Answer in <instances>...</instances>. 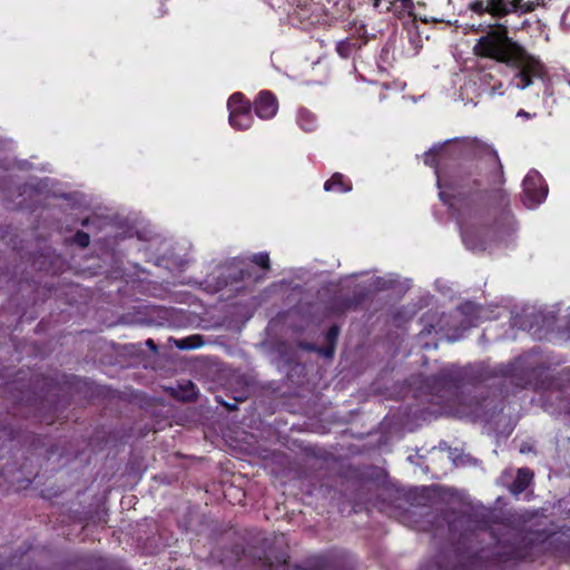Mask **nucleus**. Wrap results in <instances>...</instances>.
<instances>
[{"label": "nucleus", "instance_id": "1", "mask_svg": "<svg viewBox=\"0 0 570 570\" xmlns=\"http://www.w3.org/2000/svg\"><path fill=\"white\" fill-rule=\"evenodd\" d=\"M473 51L476 56L491 58L518 68L519 71L511 80V85L518 89H525L532 83L533 77L540 78L543 75L540 61L528 55L519 43L509 38L504 27L491 30L481 37Z\"/></svg>", "mask_w": 570, "mask_h": 570}, {"label": "nucleus", "instance_id": "2", "mask_svg": "<svg viewBox=\"0 0 570 570\" xmlns=\"http://www.w3.org/2000/svg\"><path fill=\"white\" fill-rule=\"evenodd\" d=\"M229 124L238 130L249 129L253 125L252 105L239 92L233 94L227 102Z\"/></svg>", "mask_w": 570, "mask_h": 570}, {"label": "nucleus", "instance_id": "3", "mask_svg": "<svg viewBox=\"0 0 570 570\" xmlns=\"http://www.w3.org/2000/svg\"><path fill=\"white\" fill-rule=\"evenodd\" d=\"M523 203L532 208L541 204L547 196V188L541 185V177L538 173L527 175L523 180Z\"/></svg>", "mask_w": 570, "mask_h": 570}, {"label": "nucleus", "instance_id": "4", "mask_svg": "<svg viewBox=\"0 0 570 570\" xmlns=\"http://www.w3.org/2000/svg\"><path fill=\"white\" fill-rule=\"evenodd\" d=\"M254 110L262 119L273 118L278 110L276 97L271 91H261L254 101Z\"/></svg>", "mask_w": 570, "mask_h": 570}, {"label": "nucleus", "instance_id": "5", "mask_svg": "<svg viewBox=\"0 0 570 570\" xmlns=\"http://www.w3.org/2000/svg\"><path fill=\"white\" fill-rule=\"evenodd\" d=\"M491 16L501 18L518 11L519 0H490Z\"/></svg>", "mask_w": 570, "mask_h": 570}, {"label": "nucleus", "instance_id": "6", "mask_svg": "<svg viewBox=\"0 0 570 570\" xmlns=\"http://www.w3.org/2000/svg\"><path fill=\"white\" fill-rule=\"evenodd\" d=\"M533 479V473L531 470L527 468H521L517 472V478L510 485V491L513 494L522 493L531 483Z\"/></svg>", "mask_w": 570, "mask_h": 570}, {"label": "nucleus", "instance_id": "7", "mask_svg": "<svg viewBox=\"0 0 570 570\" xmlns=\"http://www.w3.org/2000/svg\"><path fill=\"white\" fill-rule=\"evenodd\" d=\"M326 191H342L346 193L352 189L350 183L344 180V176L340 173H335L324 185Z\"/></svg>", "mask_w": 570, "mask_h": 570}, {"label": "nucleus", "instance_id": "8", "mask_svg": "<svg viewBox=\"0 0 570 570\" xmlns=\"http://www.w3.org/2000/svg\"><path fill=\"white\" fill-rule=\"evenodd\" d=\"M470 9L480 14L484 12L491 14L490 0H475L470 4Z\"/></svg>", "mask_w": 570, "mask_h": 570}, {"label": "nucleus", "instance_id": "9", "mask_svg": "<svg viewBox=\"0 0 570 570\" xmlns=\"http://www.w3.org/2000/svg\"><path fill=\"white\" fill-rule=\"evenodd\" d=\"M252 262L265 269L269 268V257L266 253L255 254L252 258Z\"/></svg>", "mask_w": 570, "mask_h": 570}, {"label": "nucleus", "instance_id": "10", "mask_svg": "<svg viewBox=\"0 0 570 570\" xmlns=\"http://www.w3.org/2000/svg\"><path fill=\"white\" fill-rule=\"evenodd\" d=\"M90 237L85 232H78L75 235V243L78 244L80 247H87L89 245Z\"/></svg>", "mask_w": 570, "mask_h": 570}, {"label": "nucleus", "instance_id": "11", "mask_svg": "<svg viewBox=\"0 0 570 570\" xmlns=\"http://www.w3.org/2000/svg\"><path fill=\"white\" fill-rule=\"evenodd\" d=\"M338 336V327L337 326H332L327 333H326V342L330 344V345H334L336 338Z\"/></svg>", "mask_w": 570, "mask_h": 570}, {"label": "nucleus", "instance_id": "12", "mask_svg": "<svg viewBox=\"0 0 570 570\" xmlns=\"http://www.w3.org/2000/svg\"><path fill=\"white\" fill-rule=\"evenodd\" d=\"M533 4L532 3H521V0H519V8H518V11H521L523 13L525 12H530L533 10Z\"/></svg>", "mask_w": 570, "mask_h": 570}, {"label": "nucleus", "instance_id": "13", "mask_svg": "<svg viewBox=\"0 0 570 570\" xmlns=\"http://www.w3.org/2000/svg\"><path fill=\"white\" fill-rule=\"evenodd\" d=\"M321 353L325 356L331 358L334 355V345H330L324 350H321Z\"/></svg>", "mask_w": 570, "mask_h": 570}, {"label": "nucleus", "instance_id": "14", "mask_svg": "<svg viewBox=\"0 0 570 570\" xmlns=\"http://www.w3.org/2000/svg\"><path fill=\"white\" fill-rule=\"evenodd\" d=\"M518 117H523L525 119H530L532 116L528 111L520 109L517 114Z\"/></svg>", "mask_w": 570, "mask_h": 570}, {"label": "nucleus", "instance_id": "15", "mask_svg": "<svg viewBox=\"0 0 570 570\" xmlns=\"http://www.w3.org/2000/svg\"><path fill=\"white\" fill-rule=\"evenodd\" d=\"M473 533H463L462 534V543L465 544L466 542L472 541Z\"/></svg>", "mask_w": 570, "mask_h": 570}, {"label": "nucleus", "instance_id": "16", "mask_svg": "<svg viewBox=\"0 0 570 570\" xmlns=\"http://www.w3.org/2000/svg\"><path fill=\"white\" fill-rule=\"evenodd\" d=\"M464 243L465 245L470 248V249H475V246L474 244L472 243V240L469 238V237H464Z\"/></svg>", "mask_w": 570, "mask_h": 570}, {"label": "nucleus", "instance_id": "17", "mask_svg": "<svg viewBox=\"0 0 570 570\" xmlns=\"http://www.w3.org/2000/svg\"><path fill=\"white\" fill-rule=\"evenodd\" d=\"M425 164L430 165V166H433V161L431 159V155L430 154H426L425 155V159H424Z\"/></svg>", "mask_w": 570, "mask_h": 570}, {"label": "nucleus", "instance_id": "18", "mask_svg": "<svg viewBox=\"0 0 570 570\" xmlns=\"http://www.w3.org/2000/svg\"><path fill=\"white\" fill-rule=\"evenodd\" d=\"M146 344H147L149 347H151L153 350H155V351L157 350V346L155 345V343H154V341H153V340H150V338H149V340H147Z\"/></svg>", "mask_w": 570, "mask_h": 570}, {"label": "nucleus", "instance_id": "19", "mask_svg": "<svg viewBox=\"0 0 570 570\" xmlns=\"http://www.w3.org/2000/svg\"><path fill=\"white\" fill-rule=\"evenodd\" d=\"M530 451H531V448L530 446H525V445H522L521 449H520L521 453H527V452H530Z\"/></svg>", "mask_w": 570, "mask_h": 570}, {"label": "nucleus", "instance_id": "20", "mask_svg": "<svg viewBox=\"0 0 570 570\" xmlns=\"http://www.w3.org/2000/svg\"><path fill=\"white\" fill-rule=\"evenodd\" d=\"M178 347H179V348H188V347H190V346H189V345H187V344L185 343V341H181V342L178 344Z\"/></svg>", "mask_w": 570, "mask_h": 570}, {"label": "nucleus", "instance_id": "21", "mask_svg": "<svg viewBox=\"0 0 570 570\" xmlns=\"http://www.w3.org/2000/svg\"><path fill=\"white\" fill-rule=\"evenodd\" d=\"M382 0H373V4L375 8H379Z\"/></svg>", "mask_w": 570, "mask_h": 570}, {"label": "nucleus", "instance_id": "22", "mask_svg": "<svg viewBox=\"0 0 570 570\" xmlns=\"http://www.w3.org/2000/svg\"><path fill=\"white\" fill-rule=\"evenodd\" d=\"M411 0H392V2H401L403 4L410 2Z\"/></svg>", "mask_w": 570, "mask_h": 570}, {"label": "nucleus", "instance_id": "23", "mask_svg": "<svg viewBox=\"0 0 570 570\" xmlns=\"http://www.w3.org/2000/svg\"><path fill=\"white\" fill-rule=\"evenodd\" d=\"M458 522H459L460 524H463V523L465 522V518H464V517H461V518L458 520Z\"/></svg>", "mask_w": 570, "mask_h": 570}, {"label": "nucleus", "instance_id": "24", "mask_svg": "<svg viewBox=\"0 0 570 570\" xmlns=\"http://www.w3.org/2000/svg\"><path fill=\"white\" fill-rule=\"evenodd\" d=\"M455 551H456L459 557H461L463 554V552H461V548L460 547H458Z\"/></svg>", "mask_w": 570, "mask_h": 570}]
</instances>
